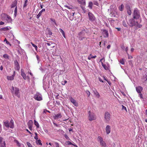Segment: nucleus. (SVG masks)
Segmentation results:
<instances>
[{
  "instance_id": "obj_1",
  "label": "nucleus",
  "mask_w": 147,
  "mask_h": 147,
  "mask_svg": "<svg viewBox=\"0 0 147 147\" xmlns=\"http://www.w3.org/2000/svg\"><path fill=\"white\" fill-rule=\"evenodd\" d=\"M128 24L131 27L135 26L136 29L140 28L142 25L139 24L138 22L136 21L133 19H130L129 20Z\"/></svg>"
},
{
  "instance_id": "obj_2",
  "label": "nucleus",
  "mask_w": 147,
  "mask_h": 147,
  "mask_svg": "<svg viewBox=\"0 0 147 147\" xmlns=\"http://www.w3.org/2000/svg\"><path fill=\"white\" fill-rule=\"evenodd\" d=\"M11 90L13 96L14 95L18 98L20 97V89L19 88L12 86Z\"/></svg>"
},
{
  "instance_id": "obj_3",
  "label": "nucleus",
  "mask_w": 147,
  "mask_h": 147,
  "mask_svg": "<svg viewBox=\"0 0 147 147\" xmlns=\"http://www.w3.org/2000/svg\"><path fill=\"white\" fill-rule=\"evenodd\" d=\"M3 123L4 126H5L7 128L10 127L11 128H13L14 127L13 121L12 119L11 120L9 123L8 121H6Z\"/></svg>"
},
{
  "instance_id": "obj_4",
  "label": "nucleus",
  "mask_w": 147,
  "mask_h": 147,
  "mask_svg": "<svg viewBox=\"0 0 147 147\" xmlns=\"http://www.w3.org/2000/svg\"><path fill=\"white\" fill-rule=\"evenodd\" d=\"M133 18L134 19H138L140 17V11L137 8L135 9L133 14Z\"/></svg>"
},
{
  "instance_id": "obj_5",
  "label": "nucleus",
  "mask_w": 147,
  "mask_h": 147,
  "mask_svg": "<svg viewBox=\"0 0 147 147\" xmlns=\"http://www.w3.org/2000/svg\"><path fill=\"white\" fill-rule=\"evenodd\" d=\"M98 141L99 142L100 145L102 147H106L107 144L106 143L103 141L102 138L100 136H98L97 138Z\"/></svg>"
},
{
  "instance_id": "obj_6",
  "label": "nucleus",
  "mask_w": 147,
  "mask_h": 147,
  "mask_svg": "<svg viewBox=\"0 0 147 147\" xmlns=\"http://www.w3.org/2000/svg\"><path fill=\"white\" fill-rule=\"evenodd\" d=\"M85 33L84 31H82L80 32L78 36L79 40H83V39L85 38Z\"/></svg>"
},
{
  "instance_id": "obj_7",
  "label": "nucleus",
  "mask_w": 147,
  "mask_h": 147,
  "mask_svg": "<svg viewBox=\"0 0 147 147\" xmlns=\"http://www.w3.org/2000/svg\"><path fill=\"white\" fill-rule=\"evenodd\" d=\"M34 98L38 101H40L42 100V95L40 93L37 92L34 96Z\"/></svg>"
},
{
  "instance_id": "obj_8",
  "label": "nucleus",
  "mask_w": 147,
  "mask_h": 147,
  "mask_svg": "<svg viewBox=\"0 0 147 147\" xmlns=\"http://www.w3.org/2000/svg\"><path fill=\"white\" fill-rule=\"evenodd\" d=\"M88 14L89 20L93 22L95 21V18L91 13L89 12Z\"/></svg>"
},
{
  "instance_id": "obj_9",
  "label": "nucleus",
  "mask_w": 147,
  "mask_h": 147,
  "mask_svg": "<svg viewBox=\"0 0 147 147\" xmlns=\"http://www.w3.org/2000/svg\"><path fill=\"white\" fill-rule=\"evenodd\" d=\"M105 118L106 122H109L110 119V114L108 112H106L105 113Z\"/></svg>"
},
{
  "instance_id": "obj_10",
  "label": "nucleus",
  "mask_w": 147,
  "mask_h": 147,
  "mask_svg": "<svg viewBox=\"0 0 147 147\" xmlns=\"http://www.w3.org/2000/svg\"><path fill=\"white\" fill-rule=\"evenodd\" d=\"M88 119L89 120L92 121L95 119L96 117L94 113H90L89 115Z\"/></svg>"
},
{
  "instance_id": "obj_11",
  "label": "nucleus",
  "mask_w": 147,
  "mask_h": 147,
  "mask_svg": "<svg viewBox=\"0 0 147 147\" xmlns=\"http://www.w3.org/2000/svg\"><path fill=\"white\" fill-rule=\"evenodd\" d=\"M117 8L115 9L114 11H112L110 12V15L112 17H115L117 15Z\"/></svg>"
},
{
  "instance_id": "obj_12",
  "label": "nucleus",
  "mask_w": 147,
  "mask_h": 147,
  "mask_svg": "<svg viewBox=\"0 0 147 147\" xmlns=\"http://www.w3.org/2000/svg\"><path fill=\"white\" fill-rule=\"evenodd\" d=\"M102 32L103 35L105 38L108 37L109 36V33L108 31L105 30H102Z\"/></svg>"
},
{
  "instance_id": "obj_13",
  "label": "nucleus",
  "mask_w": 147,
  "mask_h": 147,
  "mask_svg": "<svg viewBox=\"0 0 147 147\" xmlns=\"http://www.w3.org/2000/svg\"><path fill=\"white\" fill-rule=\"evenodd\" d=\"M69 99L71 102L76 107L78 106V105L77 102L74 99L71 97H70L69 98Z\"/></svg>"
},
{
  "instance_id": "obj_14",
  "label": "nucleus",
  "mask_w": 147,
  "mask_h": 147,
  "mask_svg": "<svg viewBox=\"0 0 147 147\" xmlns=\"http://www.w3.org/2000/svg\"><path fill=\"white\" fill-rule=\"evenodd\" d=\"M33 124V122L32 120H30L28 123V125L30 130H32V129Z\"/></svg>"
},
{
  "instance_id": "obj_15",
  "label": "nucleus",
  "mask_w": 147,
  "mask_h": 147,
  "mask_svg": "<svg viewBox=\"0 0 147 147\" xmlns=\"http://www.w3.org/2000/svg\"><path fill=\"white\" fill-rule=\"evenodd\" d=\"M105 130L107 134H109L110 133L111 131L110 126L109 125H107L105 128Z\"/></svg>"
},
{
  "instance_id": "obj_16",
  "label": "nucleus",
  "mask_w": 147,
  "mask_h": 147,
  "mask_svg": "<svg viewBox=\"0 0 147 147\" xmlns=\"http://www.w3.org/2000/svg\"><path fill=\"white\" fill-rule=\"evenodd\" d=\"M116 8H117L115 5H111L110 6V9H109L108 11L109 12H111V11H114Z\"/></svg>"
},
{
  "instance_id": "obj_17",
  "label": "nucleus",
  "mask_w": 147,
  "mask_h": 147,
  "mask_svg": "<svg viewBox=\"0 0 147 147\" xmlns=\"http://www.w3.org/2000/svg\"><path fill=\"white\" fill-rule=\"evenodd\" d=\"M15 65L16 69L17 70H19L20 69V66L19 63L16 60L15 61Z\"/></svg>"
},
{
  "instance_id": "obj_18",
  "label": "nucleus",
  "mask_w": 147,
  "mask_h": 147,
  "mask_svg": "<svg viewBox=\"0 0 147 147\" xmlns=\"http://www.w3.org/2000/svg\"><path fill=\"white\" fill-rule=\"evenodd\" d=\"M142 89H143L142 87L140 86L137 87L136 88L137 92L139 94L141 93V92L142 91Z\"/></svg>"
},
{
  "instance_id": "obj_19",
  "label": "nucleus",
  "mask_w": 147,
  "mask_h": 147,
  "mask_svg": "<svg viewBox=\"0 0 147 147\" xmlns=\"http://www.w3.org/2000/svg\"><path fill=\"white\" fill-rule=\"evenodd\" d=\"M21 75L24 80L26 79V74L24 71L23 69H22L21 72Z\"/></svg>"
},
{
  "instance_id": "obj_20",
  "label": "nucleus",
  "mask_w": 147,
  "mask_h": 147,
  "mask_svg": "<svg viewBox=\"0 0 147 147\" xmlns=\"http://www.w3.org/2000/svg\"><path fill=\"white\" fill-rule=\"evenodd\" d=\"M78 2L81 5L85 6L86 4L85 0H77Z\"/></svg>"
},
{
  "instance_id": "obj_21",
  "label": "nucleus",
  "mask_w": 147,
  "mask_h": 147,
  "mask_svg": "<svg viewBox=\"0 0 147 147\" xmlns=\"http://www.w3.org/2000/svg\"><path fill=\"white\" fill-rule=\"evenodd\" d=\"M11 28L10 27H6L4 28H1L0 29V30L1 31H5L10 29Z\"/></svg>"
},
{
  "instance_id": "obj_22",
  "label": "nucleus",
  "mask_w": 147,
  "mask_h": 147,
  "mask_svg": "<svg viewBox=\"0 0 147 147\" xmlns=\"http://www.w3.org/2000/svg\"><path fill=\"white\" fill-rule=\"evenodd\" d=\"M102 65L104 68L106 70H108L109 69V66L108 65H106L104 64L102 62Z\"/></svg>"
},
{
  "instance_id": "obj_23",
  "label": "nucleus",
  "mask_w": 147,
  "mask_h": 147,
  "mask_svg": "<svg viewBox=\"0 0 147 147\" xmlns=\"http://www.w3.org/2000/svg\"><path fill=\"white\" fill-rule=\"evenodd\" d=\"M62 117V116L60 113H58L55 115L54 117L55 119H58Z\"/></svg>"
},
{
  "instance_id": "obj_24",
  "label": "nucleus",
  "mask_w": 147,
  "mask_h": 147,
  "mask_svg": "<svg viewBox=\"0 0 147 147\" xmlns=\"http://www.w3.org/2000/svg\"><path fill=\"white\" fill-rule=\"evenodd\" d=\"M14 75H12L11 76H7V79L9 80H12L14 79Z\"/></svg>"
},
{
  "instance_id": "obj_25",
  "label": "nucleus",
  "mask_w": 147,
  "mask_h": 147,
  "mask_svg": "<svg viewBox=\"0 0 147 147\" xmlns=\"http://www.w3.org/2000/svg\"><path fill=\"white\" fill-rule=\"evenodd\" d=\"M0 147H6L5 143V141L0 142Z\"/></svg>"
},
{
  "instance_id": "obj_26",
  "label": "nucleus",
  "mask_w": 147,
  "mask_h": 147,
  "mask_svg": "<svg viewBox=\"0 0 147 147\" xmlns=\"http://www.w3.org/2000/svg\"><path fill=\"white\" fill-rule=\"evenodd\" d=\"M94 94L96 96V97L97 98H99L100 97V95L98 93L96 90L94 91Z\"/></svg>"
},
{
  "instance_id": "obj_27",
  "label": "nucleus",
  "mask_w": 147,
  "mask_h": 147,
  "mask_svg": "<svg viewBox=\"0 0 147 147\" xmlns=\"http://www.w3.org/2000/svg\"><path fill=\"white\" fill-rule=\"evenodd\" d=\"M59 30L60 32L62 33L64 37L65 38L66 37L65 34V32L61 28H59Z\"/></svg>"
},
{
  "instance_id": "obj_28",
  "label": "nucleus",
  "mask_w": 147,
  "mask_h": 147,
  "mask_svg": "<svg viewBox=\"0 0 147 147\" xmlns=\"http://www.w3.org/2000/svg\"><path fill=\"white\" fill-rule=\"evenodd\" d=\"M6 20L8 22H10L12 21V20L11 18L8 16H7Z\"/></svg>"
},
{
  "instance_id": "obj_29",
  "label": "nucleus",
  "mask_w": 147,
  "mask_h": 147,
  "mask_svg": "<svg viewBox=\"0 0 147 147\" xmlns=\"http://www.w3.org/2000/svg\"><path fill=\"white\" fill-rule=\"evenodd\" d=\"M36 143L37 144L40 145L41 146L42 145V144L41 142V140H38L36 141Z\"/></svg>"
},
{
  "instance_id": "obj_30",
  "label": "nucleus",
  "mask_w": 147,
  "mask_h": 147,
  "mask_svg": "<svg viewBox=\"0 0 147 147\" xmlns=\"http://www.w3.org/2000/svg\"><path fill=\"white\" fill-rule=\"evenodd\" d=\"M92 5H93V3L92 2L90 1V2H89L88 7L90 9H92Z\"/></svg>"
},
{
  "instance_id": "obj_31",
  "label": "nucleus",
  "mask_w": 147,
  "mask_h": 147,
  "mask_svg": "<svg viewBox=\"0 0 147 147\" xmlns=\"http://www.w3.org/2000/svg\"><path fill=\"white\" fill-rule=\"evenodd\" d=\"M123 8H124V5L123 4H122L119 7V10L120 11H122L123 10Z\"/></svg>"
},
{
  "instance_id": "obj_32",
  "label": "nucleus",
  "mask_w": 147,
  "mask_h": 147,
  "mask_svg": "<svg viewBox=\"0 0 147 147\" xmlns=\"http://www.w3.org/2000/svg\"><path fill=\"white\" fill-rule=\"evenodd\" d=\"M143 79L144 81H146L147 80V74H145L144 75Z\"/></svg>"
},
{
  "instance_id": "obj_33",
  "label": "nucleus",
  "mask_w": 147,
  "mask_h": 147,
  "mask_svg": "<svg viewBox=\"0 0 147 147\" xmlns=\"http://www.w3.org/2000/svg\"><path fill=\"white\" fill-rule=\"evenodd\" d=\"M123 26L127 28L128 27V26L126 24V22L125 20H123Z\"/></svg>"
},
{
  "instance_id": "obj_34",
  "label": "nucleus",
  "mask_w": 147,
  "mask_h": 147,
  "mask_svg": "<svg viewBox=\"0 0 147 147\" xmlns=\"http://www.w3.org/2000/svg\"><path fill=\"white\" fill-rule=\"evenodd\" d=\"M34 123L37 128H38L39 127V125L38 123L35 120H34Z\"/></svg>"
},
{
  "instance_id": "obj_35",
  "label": "nucleus",
  "mask_w": 147,
  "mask_h": 147,
  "mask_svg": "<svg viewBox=\"0 0 147 147\" xmlns=\"http://www.w3.org/2000/svg\"><path fill=\"white\" fill-rule=\"evenodd\" d=\"M31 44L32 45V46L34 47L35 49V50L36 51H37V48H38V47H37V46H36V45H35L33 43H32V42H31Z\"/></svg>"
},
{
  "instance_id": "obj_36",
  "label": "nucleus",
  "mask_w": 147,
  "mask_h": 147,
  "mask_svg": "<svg viewBox=\"0 0 147 147\" xmlns=\"http://www.w3.org/2000/svg\"><path fill=\"white\" fill-rule=\"evenodd\" d=\"M42 13L40 11L39 12L38 14L36 16V18L37 19H38L41 16L42 14Z\"/></svg>"
},
{
  "instance_id": "obj_37",
  "label": "nucleus",
  "mask_w": 147,
  "mask_h": 147,
  "mask_svg": "<svg viewBox=\"0 0 147 147\" xmlns=\"http://www.w3.org/2000/svg\"><path fill=\"white\" fill-rule=\"evenodd\" d=\"M4 42H6V43L7 45H9L10 46H11V45L10 43L9 42L7 41L6 38H5V40H4Z\"/></svg>"
},
{
  "instance_id": "obj_38",
  "label": "nucleus",
  "mask_w": 147,
  "mask_h": 147,
  "mask_svg": "<svg viewBox=\"0 0 147 147\" xmlns=\"http://www.w3.org/2000/svg\"><path fill=\"white\" fill-rule=\"evenodd\" d=\"M3 57L6 59H8L9 57L7 54H4L3 55Z\"/></svg>"
},
{
  "instance_id": "obj_39",
  "label": "nucleus",
  "mask_w": 147,
  "mask_h": 147,
  "mask_svg": "<svg viewBox=\"0 0 147 147\" xmlns=\"http://www.w3.org/2000/svg\"><path fill=\"white\" fill-rule=\"evenodd\" d=\"M120 62L121 64L122 65H124L125 63V62L124 61V59H121L120 61Z\"/></svg>"
},
{
  "instance_id": "obj_40",
  "label": "nucleus",
  "mask_w": 147,
  "mask_h": 147,
  "mask_svg": "<svg viewBox=\"0 0 147 147\" xmlns=\"http://www.w3.org/2000/svg\"><path fill=\"white\" fill-rule=\"evenodd\" d=\"M15 142L16 143L17 145L19 146H20V143L17 140H15Z\"/></svg>"
},
{
  "instance_id": "obj_41",
  "label": "nucleus",
  "mask_w": 147,
  "mask_h": 147,
  "mask_svg": "<svg viewBox=\"0 0 147 147\" xmlns=\"http://www.w3.org/2000/svg\"><path fill=\"white\" fill-rule=\"evenodd\" d=\"M86 92L87 94L88 95V96H89L90 94V92L88 90H87L86 91Z\"/></svg>"
},
{
  "instance_id": "obj_42",
  "label": "nucleus",
  "mask_w": 147,
  "mask_h": 147,
  "mask_svg": "<svg viewBox=\"0 0 147 147\" xmlns=\"http://www.w3.org/2000/svg\"><path fill=\"white\" fill-rule=\"evenodd\" d=\"M50 20L51 21H54V24L57 26V25L56 22L55 21V19H53L52 18H51Z\"/></svg>"
},
{
  "instance_id": "obj_43",
  "label": "nucleus",
  "mask_w": 147,
  "mask_h": 147,
  "mask_svg": "<svg viewBox=\"0 0 147 147\" xmlns=\"http://www.w3.org/2000/svg\"><path fill=\"white\" fill-rule=\"evenodd\" d=\"M64 136L65 138L66 139L68 140H70V138H69V137L66 134H64Z\"/></svg>"
},
{
  "instance_id": "obj_44",
  "label": "nucleus",
  "mask_w": 147,
  "mask_h": 147,
  "mask_svg": "<svg viewBox=\"0 0 147 147\" xmlns=\"http://www.w3.org/2000/svg\"><path fill=\"white\" fill-rule=\"evenodd\" d=\"M14 14L15 15H16L17 14V7L16 6L14 10Z\"/></svg>"
},
{
  "instance_id": "obj_45",
  "label": "nucleus",
  "mask_w": 147,
  "mask_h": 147,
  "mask_svg": "<svg viewBox=\"0 0 147 147\" xmlns=\"http://www.w3.org/2000/svg\"><path fill=\"white\" fill-rule=\"evenodd\" d=\"M28 1L27 0H26L25 1L24 4V7H26L27 5V3H28Z\"/></svg>"
},
{
  "instance_id": "obj_46",
  "label": "nucleus",
  "mask_w": 147,
  "mask_h": 147,
  "mask_svg": "<svg viewBox=\"0 0 147 147\" xmlns=\"http://www.w3.org/2000/svg\"><path fill=\"white\" fill-rule=\"evenodd\" d=\"M66 143H67V145H74L72 143H71V142H70L69 141L66 142Z\"/></svg>"
},
{
  "instance_id": "obj_47",
  "label": "nucleus",
  "mask_w": 147,
  "mask_h": 147,
  "mask_svg": "<svg viewBox=\"0 0 147 147\" xmlns=\"http://www.w3.org/2000/svg\"><path fill=\"white\" fill-rule=\"evenodd\" d=\"M127 12L129 15H130L131 14V11L130 9L127 10Z\"/></svg>"
},
{
  "instance_id": "obj_48",
  "label": "nucleus",
  "mask_w": 147,
  "mask_h": 147,
  "mask_svg": "<svg viewBox=\"0 0 147 147\" xmlns=\"http://www.w3.org/2000/svg\"><path fill=\"white\" fill-rule=\"evenodd\" d=\"M27 144L28 147H32L31 144L29 142H27Z\"/></svg>"
},
{
  "instance_id": "obj_49",
  "label": "nucleus",
  "mask_w": 147,
  "mask_h": 147,
  "mask_svg": "<svg viewBox=\"0 0 147 147\" xmlns=\"http://www.w3.org/2000/svg\"><path fill=\"white\" fill-rule=\"evenodd\" d=\"M67 83V81L66 80H65L64 81H62V84L63 85H65L66 83Z\"/></svg>"
},
{
  "instance_id": "obj_50",
  "label": "nucleus",
  "mask_w": 147,
  "mask_h": 147,
  "mask_svg": "<svg viewBox=\"0 0 147 147\" xmlns=\"http://www.w3.org/2000/svg\"><path fill=\"white\" fill-rule=\"evenodd\" d=\"M139 96L140 97V98H142V99L143 98V96H142V94L141 93H139Z\"/></svg>"
},
{
  "instance_id": "obj_51",
  "label": "nucleus",
  "mask_w": 147,
  "mask_h": 147,
  "mask_svg": "<svg viewBox=\"0 0 147 147\" xmlns=\"http://www.w3.org/2000/svg\"><path fill=\"white\" fill-rule=\"evenodd\" d=\"M74 19V17L73 16H70L69 17V19L71 20H73Z\"/></svg>"
},
{
  "instance_id": "obj_52",
  "label": "nucleus",
  "mask_w": 147,
  "mask_h": 147,
  "mask_svg": "<svg viewBox=\"0 0 147 147\" xmlns=\"http://www.w3.org/2000/svg\"><path fill=\"white\" fill-rule=\"evenodd\" d=\"M55 144L56 147H59V144L57 142H55Z\"/></svg>"
},
{
  "instance_id": "obj_53",
  "label": "nucleus",
  "mask_w": 147,
  "mask_h": 147,
  "mask_svg": "<svg viewBox=\"0 0 147 147\" xmlns=\"http://www.w3.org/2000/svg\"><path fill=\"white\" fill-rule=\"evenodd\" d=\"M16 5V4H15V3L11 5V8H13L15 7Z\"/></svg>"
},
{
  "instance_id": "obj_54",
  "label": "nucleus",
  "mask_w": 147,
  "mask_h": 147,
  "mask_svg": "<svg viewBox=\"0 0 147 147\" xmlns=\"http://www.w3.org/2000/svg\"><path fill=\"white\" fill-rule=\"evenodd\" d=\"M94 5H97V6H98L99 5V3L97 1L95 2L94 3Z\"/></svg>"
},
{
  "instance_id": "obj_55",
  "label": "nucleus",
  "mask_w": 147,
  "mask_h": 147,
  "mask_svg": "<svg viewBox=\"0 0 147 147\" xmlns=\"http://www.w3.org/2000/svg\"><path fill=\"white\" fill-rule=\"evenodd\" d=\"M91 56H92V55L91 54H90V56H89L88 57V59L89 60H90L92 58Z\"/></svg>"
},
{
  "instance_id": "obj_56",
  "label": "nucleus",
  "mask_w": 147,
  "mask_h": 147,
  "mask_svg": "<svg viewBox=\"0 0 147 147\" xmlns=\"http://www.w3.org/2000/svg\"><path fill=\"white\" fill-rule=\"evenodd\" d=\"M122 109L125 110L126 111L127 110H126V107L123 105H122Z\"/></svg>"
},
{
  "instance_id": "obj_57",
  "label": "nucleus",
  "mask_w": 147,
  "mask_h": 147,
  "mask_svg": "<svg viewBox=\"0 0 147 147\" xmlns=\"http://www.w3.org/2000/svg\"><path fill=\"white\" fill-rule=\"evenodd\" d=\"M48 34L50 35H51L52 34V32L49 30L48 31Z\"/></svg>"
},
{
  "instance_id": "obj_58",
  "label": "nucleus",
  "mask_w": 147,
  "mask_h": 147,
  "mask_svg": "<svg viewBox=\"0 0 147 147\" xmlns=\"http://www.w3.org/2000/svg\"><path fill=\"white\" fill-rule=\"evenodd\" d=\"M127 54L128 55V58L129 59H132L133 58V57H132V56L129 55L128 54Z\"/></svg>"
},
{
  "instance_id": "obj_59",
  "label": "nucleus",
  "mask_w": 147,
  "mask_h": 147,
  "mask_svg": "<svg viewBox=\"0 0 147 147\" xmlns=\"http://www.w3.org/2000/svg\"><path fill=\"white\" fill-rule=\"evenodd\" d=\"M56 103L58 105H60V103L59 101H56Z\"/></svg>"
},
{
  "instance_id": "obj_60",
  "label": "nucleus",
  "mask_w": 147,
  "mask_h": 147,
  "mask_svg": "<svg viewBox=\"0 0 147 147\" xmlns=\"http://www.w3.org/2000/svg\"><path fill=\"white\" fill-rule=\"evenodd\" d=\"M34 138L36 139V140H38V136H35L34 137Z\"/></svg>"
},
{
  "instance_id": "obj_61",
  "label": "nucleus",
  "mask_w": 147,
  "mask_h": 147,
  "mask_svg": "<svg viewBox=\"0 0 147 147\" xmlns=\"http://www.w3.org/2000/svg\"><path fill=\"white\" fill-rule=\"evenodd\" d=\"M4 24V23L2 21L0 22V25H3Z\"/></svg>"
},
{
  "instance_id": "obj_62",
  "label": "nucleus",
  "mask_w": 147,
  "mask_h": 147,
  "mask_svg": "<svg viewBox=\"0 0 147 147\" xmlns=\"http://www.w3.org/2000/svg\"><path fill=\"white\" fill-rule=\"evenodd\" d=\"M53 124L55 126H56L57 127H58L59 126V125L57 124L56 123H55L54 122H53Z\"/></svg>"
},
{
  "instance_id": "obj_63",
  "label": "nucleus",
  "mask_w": 147,
  "mask_h": 147,
  "mask_svg": "<svg viewBox=\"0 0 147 147\" xmlns=\"http://www.w3.org/2000/svg\"><path fill=\"white\" fill-rule=\"evenodd\" d=\"M45 9H42L41 11H40L42 13L43 12L45 11Z\"/></svg>"
},
{
  "instance_id": "obj_64",
  "label": "nucleus",
  "mask_w": 147,
  "mask_h": 147,
  "mask_svg": "<svg viewBox=\"0 0 147 147\" xmlns=\"http://www.w3.org/2000/svg\"><path fill=\"white\" fill-rule=\"evenodd\" d=\"M116 28L117 29L118 31H120L121 30V29L120 28Z\"/></svg>"
}]
</instances>
